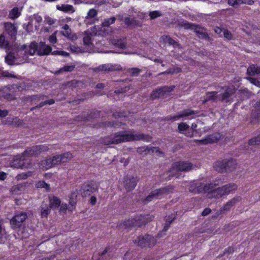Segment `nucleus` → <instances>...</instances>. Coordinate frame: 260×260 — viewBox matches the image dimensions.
I'll list each match as a JSON object with an SVG mask.
<instances>
[{"instance_id":"nucleus-12","label":"nucleus","mask_w":260,"mask_h":260,"mask_svg":"<svg viewBox=\"0 0 260 260\" xmlns=\"http://www.w3.org/2000/svg\"><path fill=\"white\" fill-rule=\"evenodd\" d=\"M249 123L252 125L260 123V99L253 106L249 119Z\"/></svg>"},{"instance_id":"nucleus-9","label":"nucleus","mask_w":260,"mask_h":260,"mask_svg":"<svg viewBox=\"0 0 260 260\" xmlns=\"http://www.w3.org/2000/svg\"><path fill=\"white\" fill-rule=\"evenodd\" d=\"M17 158L14 160L13 166L17 168L28 169L32 166L30 159L24 152L20 155H17Z\"/></svg>"},{"instance_id":"nucleus-19","label":"nucleus","mask_w":260,"mask_h":260,"mask_svg":"<svg viewBox=\"0 0 260 260\" xmlns=\"http://www.w3.org/2000/svg\"><path fill=\"white\" fill-rule=\"evenodd\" d=\"M174 186L172 185H168L166 186L156 189L159 199H161L165 195H168L170 193H172L174 190Z\"/></svg>"},{"instance_id":"nucleus-14","label":"nucleus","mask_w":260,"mask_h":260,"mask_svg":"<svg viewBox=\"0 0 260 260\" xmlns=\"http://www.w3.org/2000/svg\"><path fill=\"white\" fill-rule=\"evenodd\" d=\"M137 227L140 228L151 221L154 216L150 214H141L134 217Z\"/></svg>"},{"instance_id":"nucleus-29","label":"nucleus","mask_w":260,"mask_h":260,"mask_svg":"<svg viewBox=\"0 0 260 260\" xmlns=\"http://www.w3.org/2000/svg\"><path fill=\"white\" fill-rule=\"evenodd\" d=\"M175 162L179 165V170L181 172H188L192 168V164L187 161H180Z\"/></svg>"},{"instance_id":"nucleus-11","label":"nucleus","mask_w":260,"mask_h":260,"mask_svg":"<svg viewBox=\"0 0 260 260\" xmlns=\"http://www.w3.org/2000/svg\"><path fill=\"white\" fill-rule=\"evenodd\" d=\"M139 179L137 176L127 175L123 177V186L127 192L133 190L139 181Z\"/></svg>"},{"instance_id":"nucleus-26","label":"nucleus","mask_w":260,"mask_h":260,"mask_svg":"<svg viewBox=\"0 0 260 260\" xmlns=\"http://www.w3.org/2000/svg\"><path fill=\"white\" fill-rule=\"evenodd\" d=\"M159 199L158 197L157 196V193L156 191V190H152L150 192L148 196H147L145 198H142L141 199V201L142 203L144 205H146L150 202L152 201L153 200H158Z\"/></svg>"},{"instance_id":"nucleus-59","label":"nucleus","mask_w":260,"mask_h":260,"mask_svg":"<svg viewBox=\"0 0 260 260\" xmlns=\"http://www.w3.org/2000/svg\"><path fill=\"white\" fill-rule=\"evenodd\" d=\"M161 13L158 11H154L149 12V16L151 20H154L160 16H161Z\"/></svg>"},{"instance_id":"nucleus-37","label":"nucleus","mask_w":260,"mask_h":260,"mask_svg":"<svg viewBox=\"0 0 260 260\" xmlns=\"http://www.w3.org/2000/svg\"><path fill=\"white\" fill-rule=\"evenodd\" d=\"M75 68V65H66L62 68L59 69L58 70L56 71L54 74L58 75L62 74L63 72H71L73 71Z\"/></svg>"},{"instance_id":"nucleus-8","label":"nucleus","mask_w":260,"mask_h":260,"mask_svg":"<svg viewBox=\"0 0 260 260\" xmlns=\"http://www.w3.org/2000/svg\"><path fill=\"white\" fill-rule=\"evenodd\" d=\"M0 48H5L8 50H11L12 48L10 42L5 39V37L3 34L0 35ZM15 59L16 57L14 53L10 51L8 55L5 57V61L9 65L12 66L14 64V60Z\"/></svg>"},{"instance_id":"nucleus-52","label":"nucleus","mask_w":260,"mask_h":260,"mask_svg":"<svg viewBox=\"0 0 260 260\" xmlns=\"http://www.w3.org/2000/svg\"><path fill=\"white\" fill-rule=\"evenodd\" d=\"M128 115V114L125 111H123L122 112L115 111L113 113V116L115 118L127 117Z\"/></svg>"},{"instance_id":"nucleus-3","label":"nucleus","mask_w":260,"mask_h":260,"mask_svg":"<svg viewBox=\"0 0 260 260\" xmlns=\"http://www.w3.org/2000/svg\"><path fill=\"white\" fill-rule=\"evenodd\" d=\"M28 218V213L26 212L16 211L14 215L10 220L11 228L16 231L23 233L26 228V220Z\"/></svg>"},{"instance_id":"nucleus-4","label":"nucleus","mask_w":260,"mask_h":260,"mask_svg":"<svg viewBox=\"0 0 260 260\" xmlns=\"http://www.w3.org/2000/svg\"><path fill=\"white\" fill-rule=\"evenodd\" d=\"M237 165L236 160L231 158L217 161L214 166V168L219 173H229L235 170Z\"/></svg>"},{"instance_id":"nucleus-1","label":"nucleus","mask_w":260,"mask_h":260,"mask_svg":"<svg viewBox=\"0 0 260 260\" xmlns=\"http://www.w3.org/2000/svg\"><path fill=\"white\" fill-rule=\"evenodd\" d=\"M219 180H215L214 183L204 184L199 181H193L189 186V191L194 193L203 192H207L208 198L218 199L224 195L229 194L233 190L237 189V185L234 183H230L220 187L215 188L219 185Z\"/></svg>"},{"instance_id":"nucleus-28","label":"nucleus","mask_w":260,"mask_h":260,"mask_svg":"<svg viewBox=\"0 0 260 260\" xmlns=\"http://www.w3.org/2000/svg\"><path fill=\"white\" fill-rule=\"evenodd\" d=\"M161 38L164 43H168L169 45L173 46L174 48H181L180 44L173 39L170 36H163Z\"/></svg>"},{"instance_id":"nucleus-35","label":"nucleus","mask_w":260,"mask_h":260,"mask_svg":"<svg viewBox=\"0 0 260 260\" xmlns=\"http://www.w3.org/2000/svg\"><path fill=\"white\" fill-rule=\"evenodd\" d=\"M255 136L249 140V145H256L260 144V129L256 130Z\"/></svg>"},{"instance_id":"nucleus-6","label":"nucleus","mask_w":260,"mask_h":260,"mask_svg":"<svg viewBox=\"0 0 260 260\" xmlns=\"http://www.w3.org/2000/svg\"><path fill=\"white\" fill-rule=\"evenodd\" d=\"M99 183L94 180H90L87 183L82 184L79 190L83 198L88 197L94 192H98Z\"/></svg>"},{"instance_id":"nucleus-60","label":"nucleus","mask_w":260,"mask_h":260,"mask_svg":"<svg viewBox=\"0 0 260 260\" xmlns=\"http://www.w3.org/2000/svg\"><path fill=\"white\" fill-rule=\"evenodd\" d=\"M12 125L16 127H19L23 124V120L18 117H13Z\"/></svg>"},{"instance_id":"nucleus-34","label":"nucleus","mask_w":260,"mask_h":260,"mask_svg":"<svg viewBox=\"0 0 260 260\" xmlns=\"http://www.w3.org/2000/svg\"><path fill=\"white\" fill-rule=\"evenodd\" d=\"M27 184V182H24L22 183H19L16 185H14L12 187L11 190L14 193H20V192L24 191L25 190Z\"/></svg>"},{"instance_id":"nucleus-43","label":"nucleus","mask_w":260,"mask_h":260,"mask_svg":"<svg viewBox=\"0 0 260 260\" xmlns=\"http://www.w3.org/2000/svg\"><path fill=\"white\" fill-rule=\"evenodd\" d=\"M54 103L55 101L52 99H50L49 100H45V101L41 102L38 105H37L36 106L32 107L31 108V110L32 111L37 109L42 108V107L46 105H52Z\"/></svg>"},{"instance_id":"nucleus-31","label":"nucleus","mask_w":260,"mask_h":260,"mask_svg":"<svg viewBox=\"0 0 260 260\" xmlns=\"http://www.w3.org/2000/svg\"><path fill=\"white\" fill-rule=\"evenodd\" d=\"M113 43L117 47L123 49L126 47V39L125 37L117 38L113 40Z\"/></svg>"},{"instance_id":"nucleus-18","label":"nucleus","mask_w":260,"mask_h":260,"mask_svg":"<svg viewBox=\"0 0 260 260\" xmlns=\"http://www.w3.org/2000/svg\"><path fill=\"white\" fill-rule=\"evenodd\" d=\"M52 51V47L45 44V42L41 41L39 44L37 55L39 56H45L49 55Z\"/></svg>"},{"instance_id":"nucleus-62","label":"nucleus","mask_w":260,"mask_h":260,"mask_svg":"<svg viewBox=\"0 0 260 260\" xmlns=\"http://www.w3.org/2000/svg\"><path fill=\"white\" fill-rule=\"evenodd\" d=\"M225 90L228 92L232 95H234L235 93L237 94V92L238 91L235 86L233 85L226 87Z\"/></svg>"},{"instance_id":"nucleus-46","label":"nucleus","mask_w":260,"mask_h":260,"mask_svg":"<svg viewBox=\"0 0 260 260\" xmlns=\"http://www.w3.org/2000/svg\"><path fill=\"white\" fill-rule=\"evenodd\" d=\"M189 129V126L185 122H181L178 124V130L180 134H184L185 132Z\"/></svg>"},{"instance_id":"nucleus-50","label":"nucleus","mask_w":260,"mask_h":260,"mask_svg":"<svg viewBox=\"0 0 260 260\" xmlns=\"http://www.w3.org/2000/svg\"><path fill=\"white\" fill-rule=\"evenodd\" d=\"M81 84V82L76 80H72L70 81H68L66 83V86L70 88H75L79 86V84Z\"/></svg>"},{"instance_id":"nucleus-23","label":"nucleus","mask_w":260,"mask_h":260,"mask_svg":"<svg viewBox=\"0 0 260 260\" xmlns=\"http://www.w3.org/2000/svg\"><path fill=\"white\" fill-rule=\"evenodd\" d=\"M198 112L197 111H194L190 110V109H184V110L180 111L178 114H177V119H180L184 117H191L190 118H194L192 115L197 114Z\"/></svg>"},{"instance_id":"nucleus-41","label":"nucleus","mask_w":260,"mask_h":260,"mask_svg":"<svg viewBox=\"0 0 260 260\" xmlns=\"http://www.w3.org/2000/svg\"><path fill=\"white\" fill-rule=\"evenodd\" d=\"M37 188H45L48 192L51 191V187L49 184L47 183L44 180L39 181L36 184Z\"/></svg>"},{"instance_id":"nucleus-2","label":"nucleus","mask_w":260,"mask_h":260,"mask_svg":"<svg viewBox=\"0 0 260 260\" xmlns=\"http://www.w3.org/2000/svg\"><path fill=\"white\" fill-rule=\"evenodd\" d=\"M135 141L136 134H135L134 129L119 131L100 139L101 143L105 145L118 144L122 142Z\"/></svg>"},{"instance_id":"nucleus-58","label":"nucleus","mask_w":260,"mask_h":260,"mask_svg":"<svg viewBox=\"0 0 260 260\" xmlns=\"http://www.w3.org/2000/svg\"><path fill=\"white\" fill-rule=\"evenodd\" d=\"M2 77L12 78H17V76L14 74L10 73L8 71H2L0 72V79Z\"/></svg>"},{"instance_id":"nucleus-42","label":"nucleus","mask_w":260,"mask_h":260,"mask_svg":"<svg viewBox=\"0 0 260 260\" xmlns=\"http://www.w3.org/2000/svg\"><path fill=\"white\" fill-rule=\"evenodd\" d=\"M179 26L183 27L185 29L193 30L196 27V24L193 23H189L186 20H183L179 22Z\"/></svg>"},{"instance_id":"nucleus-64","label":"nucleus","mask_w":260,"mask_h":260,"mask_svg":"<svg viewBox=\"0 0 260 260\" xmlns=\"http://www.w3.org/2000/svg\"><path fill=\"white\" fill-rule=\"evenodd\" d=\"M246 79L252 84L260 87V81L258 79L251 77H247Z\"/></svg>"},{"instance_id":"nucleus-5","label":"nucleus","mask_w":260,"mask_h":260,"mask_svg":"<svg viewBox=\"0 0 260 260\" xmlns=\"http://www.w3.org/2000/svg\"><path fill=\"white\" fill-rule=\"evenodd\" d=\"M134 242L138 246L144 248H152L156 243V240L152 236L146 234L145 235H139Z\"/></svg>"},{"instance_id":"nucleus-24","label":"nucleus","mask_w":260,"mask_h":260,"mask_svg":"<svg viewBox=\"0 0 260 260\" xmlns=\"http://www.w3.org/2000/svg\"><path fill=\"white\" fill-rule=\"evenodd\" d=\"M136 151L142 157H145L149 154H152L154 152V150H153V148L151 146H145L138 147Z\"/></svg>"},{"instance_id":"nucleus-56","label":"nucleus","mask_w":260,"mask_h":260,"mask_svg":"<svg viewBox=\"0 0 260 260\" xmlns=\"http://www.w3.org/2000/svg\"><path fill=\"white\" fill-rule=\"evenodd\" d=\"M236 247L229 246L224 249L223 251V254H225L227 257H229L230 254H233L236 250Z\"/></svg>"},{"instance_id":"nucleus-33","label":"nucleus","mask_w":260,"mask_h":260,"mask_svg":"<svg viewBox=\"0 0 260 260\" xmlns=\"http://www.w3.org/2000/svg\"><path fill=\"white\" fill-rule=\"evenodd\" d=\"M48 96L44 94H39L36 95H33L28 97L29 100L30 101V104L31 105H36V103L41 100H44L47 98Z\"/></svg>"},{"instance_id":"nucleus-61","label":"nucleus","mask_w":260,"mask_h":260,"mask_svg":"<svg viewBox=\"0 0 260 260\" xmlns=\"http://www.w3.org/2000/svg\"><path fill=\"white\" fill-rule=\"evenodd\" d=\"M51 161H52L53 167L55 165H59L61 163V161L59 160L60 158L59 155H54L53 156H50Z\"/></svg>"},{"instance_id":"nucleus-27","label":"nucleus","mask_w":260,"mask_h":260,"mask_svg":"<svg viewBox=\"0 0 260 260\" xmlns=\"http://www.w3.org/2000/svg\"><path fill=\"white\" fill-rule=\"evenodd\" d=\"M40 210L41 217L47 218L49 214H50L52 209L50 208V206L48 204L43 202L40 207Z\"/></svg>"},{"instance_id":"nucleus-55","label":"nucleus","mask_w":260,"mask_h":260,"mask_svg":"<svg viewBox=\"0 0 260 260\" xmlns=\"http://www.w3.org/2000/svg\"><path fill=\"white\" fill-rule=\"evenodd\" d=\"M228 4L234 8H237L238 6L242 4H246L242 0H228Z\"/></svg>"},{"instance_id":"nucleus-40","label":"nucleus","mask_w":260,"mask_h":260,"mask_svg":"<svg viewBox=\"0 0 260 260\" xmlns=\"http://www.w3.org/2000/svg\"><path fill=\"white\" fill-rule=\"evenodd\" d=\"M61 163H66L68 162L73 157V155L70 152H67L59 155Z\"/></svg>"},{"instance_id":"nucleus-15","label":"nucleus","mask_w":260,"mask_h":260,"mask_svg":"<svg viewBox=\"0 0 260 260\" xmlns=\"http://www.w3.org/2000/svg\"><path fill=\"white\" fill-rule=\"evenodd\" d=\"M122 67L120 65L112 64L111 63L104 64L100 65L95 69L94 71L96 72H111L115 71H121Z\"/></svg>"},{"instance_id":"nucleus-16","label":"nucleus","mask_w":260,"mask_h":260,"mask_svg":"<svg viewBox=\"0 0 260 260\" xmlns=\"http://www.w3.org/2000/svg\"><path fill=\"white\" fill-rule=\"evenodd\" d=\"M12 89L13 87L11 85L4 87L1 90L2 97L8 101L15 100L16 99V95Z\"/></svg>"},{"instance_id":"nucleus-49","label":"nucleus","mask_w":260,"mask_h":260,"mask_svg":"<svg viewBox=\"0 0 260 260\" xmlns=\"http://www.w3.org/2000/svg\"><path fill=\"white\" fill-rule=\"evenodd\" d=\"M20 15V13L19 12L18 8L15 7L13 8L10 12V18L12 20H15L18 18Z\"/></svg>"},{"instance_id":"nucleus-38","label":"nucleus","mask_w":260,"mask_h":260,"mask_svg":"<svg viewBox=\"0 0 260 260\" xmlns=\"http://www.w3.org/2000/svg\"><path fill=\"white\" fill-rule=\"evenodd\" d=\"M122 226L125 229H131L134 227H136L135 217L133 218H129L127 220H125L123 222Z\"/></svg>"},{"instance_id":"nucleus-13","label":"nucleus","mask_w":260,"mask_h":260,"mask_svg":"<svg viewBox=\"0 0 260 260\" xmlns=\"http://www.w3.org/2000/svg\"><path fill=\"white\" fill-rule=\"evenodd\" d=\"M193 30L199 38L204 39L210 42L213 41V39L208 35L206 28L196 24Z\"/></svg>"},{"instance_id":"nucleus-17","label":"nucleus","mask_w":260,"mask_h":260,"mask_svg":"<svg viewBox=\"0 0 260 260\" xmlns=\"http://www.w3.org/2000/svg\"><path fill=\"white\" fill-rule=\"evenodd\" d=\"M4 27L7 34L12 40H15L17 34V27L11 22H7L4 23Z\"/></svg>"},{"instance_id":"nucleus-44","label":"nucleus","mask_w":260,"mask_h":260,"mask_svg":"<svg viewBox=\"0 0 260 260\" xmlns=\"http://www.w3.org/2000/svg\"><path fill=\"white\" fill-rule=\"evenodd\" d=\"M50 156L47 157L45 160L41 161V165L46 170L53 167L52 161H51Z\"/></svg>"},{"instance_id":"nucleus-45","label":"nucleus","mask_w":260,"mask_h":260,"mask_svg":"<svg viewBox=\"0 0 260 260\" xmlns=\"http://www.w3.org/2000/svg\"><path fill=\"white\" fill-rule=\"evenodd\" d=\"M61 35L67 37L68 39L72 41H74L77 39V36L75 34H72L71 31H60Z\"/></svg>"},{"instance_id":"nucleus-25","label":"nucleus","mask_w":260,"mask_h":260,"mask_svg":"<svg viewBox=\"0 0 260 260\" xmlns=\"http://www.w3.org/2000/svg\"><path fill=\"white\" fill-rule=\"evenodd\" d=\"M179 165L176 164L175 162L172 164L171 167L169 170V172L170 173V177H176L178 178L180 175V172L179 170Z\"/></svg>"},{"instance_id":"nucleus-48","label":"nucleus","mask_w":260,"mask_h":260,"mask_svg":"<svg viewBox=\"0 0 260 260\" xmlns=\"http://www.w3.org/2000/svg\"><path fill=\"white\" fill-rule=\"evenodd\" d=\"M216 94L217 92L216 91H213V92H209L206 94V97L205 100L204 101V103H205L208 101H215L216 99Z\"/></svg>"},{"instance_id":"nucleus-10","label":"nucleus","mask_w":260,"mask_h":260,"mask_svg":"<svg viewBox=\"0 0 260 260\" xmlns=\"http://www.w3.org/2000/svg\"><path fill=\"white\" fill-rule=\"evenodd\" d=\"M223 138V135L218 132L208 135L204 139L201 140H194V142L199 145H207L217 142L219 140Z\"/></svg>"},{"instance_id":"nucleus-39","label":"nucleus","mask_w":260,"mask_h":260,"mask_svg":"<svg viewBox=\"0 0 260 260\" xmlns=\"http://www.w3.org/2000/svg\"><path fill=\"white\" fill-rule=\"evenodd\" d=\"M152 139V137L149 135H146L142 133L136 134V141H144L150 142Z\"/></svg>"},{"instance_id":"nucleus-57","label":"nucleus","mask_w":260,"mask_h":260,"mask_svg":"<svg viewBox=\"0 0 260 260\" xmlns=\"http://www.w3.org/2000/svg\"><path fill=\"white\" fill-rule=\"evenodd\" d=\"M196 54L200 56H209L211 53L208 50L203 48L200 50L199 51H196Z\"/></svg>"},{"instance_id":"nucleus-32","label":"nucleus","mask_w":260,"mask_h":260,"mask_svg":"<svg viewBox=\"0 0 260 260\" xmlns=\"http://www.w3.org/2000/svg\"><path fill=\"white\" fill-rule=\"evenodd\" d=\"M56 8L57 10L67 13H73L75 11L73 6L70 5L62 4L60 6L57 5Z\"/></svg>"},{"instance_id":"nucleus-53","label":"nucleus","mask_w":260,"mask_h":260,"mask_svg":"<svg viewBox=\"0 0 260 260\" xmlns=\"http://www.w3.org/2000/svg\"><path fill=\"white\" fill-rule=\"evenodd\" d=\"M101 112L98 110L94 109L90 111L89 114V118L91 119H96L100 117Z\"/></svg>"},{"instance_id":"nucleus-30","label":"nucleus","mask_w":260,"mask_h":260,"mask_svg":"<svg viewBox=\"0 0 260 260\" xmlns=\"http://www.w3.org/2000/svg\"><path fill=\"white\" fill-rule=\"evenodd\" d=\"M252 92L247 88L238 90L236 95H238L241 98V100L243 101L247 99L251 95Z\"/></svg>"},{"instance_id":"nucleus-36","label":"nucleus","mask_w":260,"mask_h":260,"mask_svg":"<svg viewBox=\"0 0 260 260\" xmlns=\"http://www.w3.org/2000/svg\"><path fill=\"white\" fill-rule=\"evenodd\" d=\"M260 74V67L255 64L250 65L247 70V74L249 76H254Z\"/></svg>"},{"instance_id":"nucleus-22","label":"nucleus","mask_w":260,"mask_h":260,"mask_svg":"<svg viewBox=\"0 0 260 260\" xmlns=\"http://www.w3.org/2000/svg\"><path fill=\"white\" fill-rule=\"evenodd\" d=\"M124 22L125 25L127 26H131L132 27H142V22L136 19L135 18H131L129 17H126L124 18Z\"/></svg>"},{"instance_id":"nucleus-20","label":"nucleus","mask_w":260,"mask_h":260,"mask_svg":"<svg viewBox=\"0 0 260 260\" xmlns=\"http://www.w3.org/2000/svg\"><path fill=\"white\" fill-rule=\"evenodd\" d=\"M50 208L53 210H58L61 205V200L54 195H49L48 197Z\"/></svg>"},{"instance_id":"nucleus-21","label":"nucleus","mask_w":260,"mask_h":260,"mask_svg":"<svg viewBox=\"0 0 260 260\" xmlns=\"http://www.w3.org/2000/svg\"><path fill=\"white\" fill-rule=\"evenodd\" d=\"M44 146L43 145H36L31 147L28 148L24 151L25 154L29 157L30 156L37 155L40 154L43 150Z\"/></svg>"},{"instance_id":"nucleus-7","label":"nucleus","mask_w":260,"mask_h":260,"mask_svg":"<svg viewBox=\"0 0 260 260\" xmlns=\"http://www.w3.org/2000/svg\"><path fill=\"white\" fill-rule=\"evenodd\" d=\"M175 87L174 85L158 87L150 93L149 99L154 101L156 99H164L169 93L174 90Z\"/></svg>"},{"instance_id":"nucleus-47","label":"nucleus","mask_w":260,"mask_h":260,"mask_svg":"<svg viewBox=\"0 0 260 260\" xmlns=\"http://www.w3.org/2000/svg\"><path fill=\"white\" fill-rule=\"evenodd\" d=\"M9 239V235L6 232L5 229H4L2 232L0 233V243L4 244Z\"/></svg>"},{"instance_id":"nucleus-54","label":"nucleus","mask_w":260,"mask_h":260,"mask_svg":"<svg viewBox=\"0 0 260 260\" xmlns=\"http://www.w3.org/2000/svg\"><path fill=\"white\" fill-rule=\"evenodd\" d=\"M23 28L25 30L26 32L27 33L32 32L33 25L32 23V20L29 21L27 24H23Z\"/></svg>"},{"instance_id":"nucleus-51","label":"nucleus","mask_w":260,"mask_h":260,"mask_svg":"<svg viewBox=\"0 0 260 260\" xmlns=\"http://www.w3.org/2000/svg\"><path fill=\"white\" fill-rule=\"evenodd\" d=\"M115 17H112L110 18L105 19L102 23L103 27H109L110 24H113L116 21Z\"/></svg>"},{"instance_id":"nucleus-63","label":"nucleus","mask_w":260,"mask_h":260,"mask_svg":"<svg viewBox=\"0 0 260 260\" xmlns=\"http://www.w3.org/2000/svg\"><path fill=\"white\" fill-rule=\"evenodd\" d=\"M140 72V69L137 68H133L129 70L128 73L131 74V76L137 77L139 75Z\"/></svg>"}]
</instances>
